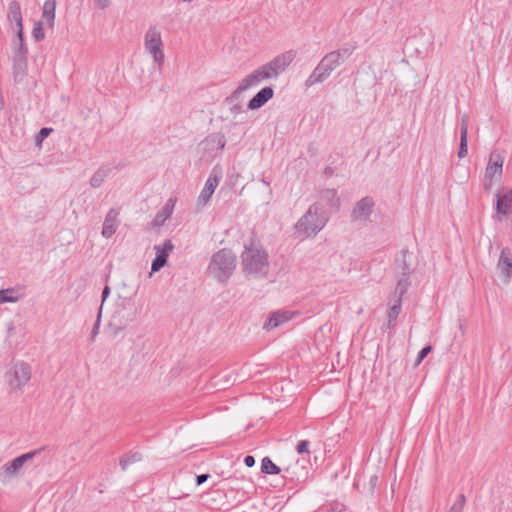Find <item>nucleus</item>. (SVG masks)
I'll use <instances>...</instances> for the list:
<instances>
[{
  "label": "nucleus",
  "instance_id": "nucleus-15",
  "mask_svg": "<svg viewBox=\"0 0 512 512\" xmlns=\"http://www.w3.org/2000/svg\"><path fill=\"white\" fill-rule=\"evenodd\" d=\"M411 256V252H409L407 249H403L396 257L395 264L397 276H411L413 271L411 267Z\"/></svg>",
  "mask_w": 512,
  "mask_h": 512
},
{
  "label": "nucleus",
  "instance_id": "nucleus-12",
  "mask_svg": "<svg viewBox=\"0 0 512 512\" xmlns=\"http://www.w3.org/2000/svg\"><path fill=\"white\" fill-rule=\"evenodd\" d=\"M497 268L500 270L504 282H510L512 277V252L509 248H503L501 250Z\"/></svg>",
  "mask_w": 512,
  "mask_h": 512
},
{
  "label": "nucleus",
  "instance_id": "nucleus-5",
  "mask_svg": "<svg viewBox=\"0 0 512 512\" xmlns=\"http://www.w3.org/2000/svg\"><path fill=\"white\" fill-rule=\"evenodd\" d=\"M340 54L338 52L327 53L309 75L305 81L306 87H312L324 82L330 74L341 65Z\"/></svg>",
  "mask_w": 512,
  "mask_h": 512
},
{
  "label": "nucleus",
  "instance_id": "nucleus-28",
  "mask_svg": "<svg viewBox=\"0 0 512 512\" xmlns=\"http://www.w3.org/2000/svg\"><path fill=\"white\" fill-rule=\"evenodd\" d=\"M411 285L409 276H398L397 284L395 287V295L397 298L402 299V297L406 294L407 290Z\"/></svg>",
  "mask_w": 512,
  "mask_h": 512
},
{
  "label": "nucleus",
  "instance_id": "nucleus-31",
  "mask_svg": "<svg viewBox=\"0 0 512 512\" xmlns=\"http://www.w3.org/2000/svg\"><path fill=\"white\" fill-rule=\"evenodd\" d=\"M402 299L397 298L395 303L390 307L388 311V327L392 328L395 326V321L401 312Z\"/></svg>",
  "mask_w": 512,
  "mask_h": 512
},
{
  "label": "nucleus",
  "instance_id": "nucleus-41",
  "mask_svg": "<svg viewBox=\"0 0 512 512\" xmlns=\"http://www.w3.org/2000/svg\"><path fill=\"white\" fill-rule=\"evenodd\" d=\"M167 263L165 260L160 259L159 257H155L151 264V271L158 272L161 268H163Z\"/></svg>",
  "mask_w": 512,
  "mask_h": 512
},
{
  "label": "nucleus",
  "instance_id": "nucleus-51",
  "mask_svg": "<svg viewBox=\"0 0 512 512\" xmlns=\"http://www.w3.org/2000/svg\"><path fill=\"white\" fill-rule=\"evenodd\" d=\"M260 181H261L264 185H266V186H270V182H269V181H267L265 178H262Z\"/></svg>",
  "mask_w": 512,
  "mask_h": 512
},
{
  "label": "nucleus",
  "instance_id": "nucleus-20",
  "mask_svg": "<svg viewBox=\"0 0 512 512\" xmlns=\"http://www.w3.org/2000/svg\"><path fill=\"white\" fill-rule=\"evenodd\" d=\"M468 153V116L464 114L460 120V145L458 157L464 158Z\"/></svg>",
  "mask_w": 512,
  "mask_h": 512
},
{
  "label": "nucleus",
  "instance_id": "nucleus-46",
  "mask_svg": "<svg viewBox=\"0 0 512 512\" xmlns=\"http://www.w3.org/2000/svg\"><path fill=\"white\" fill-rule=\"evenodd\" d=\"M94 3L99 9H105L110 5V0H94Z\"/></svg>",
  "mask_w": 512,
  "mask_h": 512
},
{
  "label": "nucleus",
  "instance_id": "nucleus-25",
  "mask_svg": "<svg viewBox=\"0 0 512 512\" xmlns=\"http://www.w3.org/2000/svg\"><path fill=\"white\" fill-rule=\"evenodd\" d=\"M55 8H56V1L55 0H45L43 5V18L46 20L47 24L50 27H53L54 25V19H55Z\"/></svg>",
  "mask_w": 512,
  "mask_h": 512
},
{
  "label": "nucleus",
  "instance_id": "nucleus-38",
  "mask_svg": "<svg viewBox=\"0 0 512 512\" xmlns=\"http://www.w3.org/2000/svg\"><path fill=\"white\" fill-rule=\"evenodd\" d=\"M354 49V47L344 46L341 49L334 50L333 52H338L340 54V61L343 63L352 55Z\"/></svg>",
  "mask_w": 512,
  "mask_h": 512
},
{
  "label": "nucleus",
  "instance_id": "nucleus-16",
  "mask_svg": "<svg viewBox=\"0 0 512 512\" xmlns=\"http://www.w3.org/2000/svg\"><path fill=\"white\" fill-rule=\"evenodd\" d=\"M119 211L112 208L107 213L102 227V236L105 238H110L116 232V229L119 225Z\"/></svg>",
  "mask_w": 512,
  "mask_h": 512
},
{
  "label": "nucleus",
  "instance_id": "nucleus-35",
  "mask_svg": "<svg viewBox=\"0 0 512 512\" xmlns=\"http://www.w3.org/2000/svg\"><path fill=\"white\" fill-rule=\"evenodd\" d=\"M53 131L52 128L43 127L40 131L35 135V144L40 146L45 138H47L50 133Z\"/></svg>",
  "mask_w": 512,
  "mask_h": 512
},
{
  "label": "nucleus",
  "instance_id": "nucleus-48",
  "mask_svg": "<svg viewBox=\"0 0 512 512\" xmlns=\"http://www.w3.org/2000/svg\"><path fill=\"white\" fill-rule=\"evenodd\" d=\"M493 185V178H485L484 177V184L483 187L486 191H490Z\"/></svg>",
  "mask_w": 512,
  "mask_h": 512
},
{
  "label": "nucleus",
  "instance_id": "nucleus-13",
  "mask_svg": "<svg viewBox=\"0 0 512 512\" xmlns=\"http://www.w3.org/2000/svg\"><path fill=\"white\" fill-rule=\"evenodd\" d=\"M274 96V90L270 86L263 87L248 102L247 109L257 110L264 106Z\"/></svg>",
  "mask_w": 512,
  "mask_h": 512
},
{
  "label": "nucleus",
  "instance_id": "nucleus-6",
  "mask_svg": "<svg viewBox=\"0 0 512 512\" xmlns=\"http://www.w3.org/2000/svg\"><path fill=\"white\" fill-rule=\"evenodd\" d=\"M144 49L149 53L156 67L160 70L164 65L165 54L160 29L156 26H150L144 35Z\"/></svg>",
  "mask_w": 512,
  "mask_h": 512
},
{
  "label": "nucleus",
  "instance_id": "nucleus-19",
  "mask_svg": "<svg viewBox=\"0 0 512 512\" xmlns=\"http://www.w3.org/2000/svg\"><path fill=\"white\" fill-rule=\"evenodd\" d=\"M496 211L498 214L506 216L512 205V190L506 189L503 193H496Z\"/></svg>",
  "mask_w": 512,
  "mask_h": 512
},
{
  "label": "nucleus",
  "instance_id": "nucleus-44",
  "mask_svg": "<svg viewBox=\"0 0 512 512\" xmlns=\"http://www.w3.org/2000/svg\"><path fill=\"white\" fill-rule=\"evenodd\" d=\"M16 29H17V34H16L17 38L14 41V43H25L24 37H23V25L21 24L20 26H16Z\"/></svg>",
  "mask_w": 512,
  "mask_h": 512
},
{
  "label": "nucleus",
  "instance_id": "nucleus-50",
  "mask_svg": "<svg viewBox=\"0 0 512 512\" xmlns=\"http://www.w3.org/2000/svg\"><path fill=\"white\" fill-rule=\"evenodd\" d=\"M230 111L232 114H238V113H241L243 111V109L240 104L236 103L230 108Z\"/></svg>",
  "mask_w": 512,
  "mask_h": 512
},
{
  "label": "nucleus",
  "instance_id": "nucleus-34",
  "mask_svg": "<svg viewBox=\"0 0 512 512\" xmlns=\"http://www.w3.org/2000/svg\"><path fill=\"white\" fill-rule=\"evenodd\" d=\"M465 503H466L465 495L464 494H459L457 496V499L453 503V505L448 510V512H463Z\"/></svg>",
  "mask_w": 512,
  "mask_h": 512
},
{
  "label": "nucleus",
  "instance_id": "nucleus-47",
  "mask_svg": "<svg viewBox=\"0 0 512 512\" xmlns=\"http://www.w3.org/2000/svg\"><path fill=\"white\" fill-rule=\"evenodd\" d=\"M209 474H200L196 477V485H202L203 483H205L208 478H209Z\"/></svg>",
  "mask_w": 512,
  "mask_h": 512
},
{
  "label": "nucleus",
  "instance_id": "nucleus-37",
  "mask_svg": "<svg viewBox=\"0 0 512 512\" xmlns=\"http://www.w3.org/2000/svg\"><path fill=\"white\" fill-rule=\"evenodd\" d=\"M324 197L329 198L332 203V206L338 207L340 204V199L337 196V191L335 189H327L323 192Z\"/></svg>",
  "mask_w": 512,
  "mask_h": 512
},
{
  "label": "nucleus",
  "instance_id": "nucleus-17",
  "mask_svg": "<svg viewBox=\"0 0 512 512\" xmlns=\"http://www.w3.org/2000/svg\"><path fill=\"white\" fill-rule=\"evenodd\" d=\"M22 466L23 464L18 457L4 464L0 469V482L3 484L7 483L11 478L17 475Z\"/></svg>",
  "mask_w": 512,
  "mask_h": 512
},
{
  "label": "nucleus",
  "instance_id": "nucleus-21",
  "mask_svg": "<svg viewBox=\"0 0 512 512\" xmlns=\"http://www.w3.org/2000/svg\"><path fill=\"white\" fill-rule=\"evenodd\" d=\"M174 209V202L169 199L162 209L155 215L151 222L152 227H160L171 217Z\"/></svg>",
  "mask_w": 512,
  "mask_h": 512
},
{
  "label": "nucleus",
  "instance_id": "nucleus-29",
  "mask_svg": "<svg viewBox=\"0 0 512 512\" xmlns=\"http://www.w3.org/2000/svg\"><path fill=\"white\" fill-rule=\"evenodd\" d=\"M174 249V244L171 240H166L163 245H155L154 250L156 252V256L160 259L165 260L167 263L169 252H171Z\"/></svg>",
  "mask_w": 512,
  "mask_h": 512
},
{
  "label": "nucleus",
  "instance_id": "nucleus-3",
  "mask_svg": "<svg viewBox=\"0 0 512 512\" xmlns=\"http://www.w3.org/2000/svg\"><path fill=\"white\" fill-rule=\"evenodd\" d=\"M236 255L227 248L220 249L212 255L208 270L220 283H226L236 268Z\"/></svg>",
  "mask_w": 512,
  "mask_h": 512
},
{
  "label": "nucleus",
  "instance_id": "nucleus-43",
  "mask_svg": "<svg viewBox=\"0 0 512 512\" xmlns=\"http://www.w3.org/2000/svg\"><path fill=\"white\" fill-rule=\"evenodd\" d=\"M16 29H17V34H16L17 38L14 41V43H25L24 37H23V25L21 24L20 26H16Z\"/></svg>",
  "mask_w": 512,
  "mask_h": 512
},
{
  "label": "nucleus",
  "instance_id": "nucleus-45",
  "mask_svg": "<svg viewBox=\"0 0 512 512\" xmlns=\"http://www.w3.org/2000/svg\"><path fill=\"white\" fill-rule=\"evenodd\" d=\"M109 295H110V287L106 285L104 287V289L102 291V295H101V305H100L101 309L103 308V304H104V302L106 301V299L108 298Z\"/></svg>",
  "mask_w": 512,
  "mask_h": 512
},
{
  "label": "nucleus",
  "instance_id": "nucleus-18",
  "mask_svg": "<svg viewBox=\"0 0 512 512\" xmlns=\"http://www.w3.org/2000/svg\"><path fill=\"white\" fill-rule=\"evenodd\" d=\"M293 318V313L289 311H275L270 314L268 321L264 324L266 330H271L281 326Z\"/></svg>",
  "mask_w": 512,
  "mask_h": 512
},
{
  "label": "nucleus",
  "instance_id": "nucleus-49",
  "mask_svg": "<svg viewBox=\"0 0 512 512\" xmlns=\"http://www.w3.org/2000/svg\"><path fill=\"white\" fill-rule=\"evenodd\" d=\"M244 464L247 466V467H252L254 466L255 464V459L253 456L251 455H247L245 458H244Z\"/></svg>",
  "mask_w": 512,
  "mask_h": 512
},
{
  "label": "nucleus",
  "instance_id": "nucleus-10",
  "mask_svg": "<svg viewBox=\"0 0 512 512\" xmlns=\"http://www.w3.org/2000/svg\"><path fill=\"white\" fill-rule=\"evenodd\" d=\"M374 201L371 197L366 196L360 199L351 212V221H366L373 212Z\"/></svg>",
  "mask_w": 512,
  "mask_h": 512
},
{
  "label": "nucleus",
  "instance_id": "nucleus-11",
  "mask_svg": "<svg viewBox=\"0 0 512 512\" xmlns=\"http://www.w3.org/2000/svg\"><path fill=\"white\" fill-rule=\"evenodd\" d=\"M504 156L498 150H494L490 153L489 161L485 169V178H494L498 175L499 177L503 173Z\"/></svg>",
  "mask_w": 512,
  "mask_h": 512
},
{
  "label": "nucleus",
  "instance_id": "nucleus-23",
  "mask_svg": "<svg viewBox=\"0 0 512 512\" xmlns=\"http://www.w3.org/2000/svg\"><path fill=\"white\" fill-rule=\"evenodd\" d=\"M13 61V80L15 83H21L27 75V60Z\"/></svg>",
  "mask_w": 512,
  "mask_h": 512
},
{
  "label": "nucleus",
  "instance_id": "nucleus-30",
  "mask_svg": "<svg viewBox=\"0 0 512 512\" xmlns=\"http://www.w3.org/2000/svg\"><path fill=\"white\" fill-rule=\"evenodd\" d=\"M20 295L15 288L1 289L0 290V304L2 303H15L20 299Z\"/></svg>",
  "mask_w": 512,
  "mask_h": 512
},
{
  "label": "nucleus",
  "instance_id": "nucleus-36",
  "mask_svg": "<svg viewBox=\"0 0 512 512\" xmlns=\"http://www.w3.org/2000/svg\"><path fill=\"white\" fill-rule=\"evenodd\" d=\"M32 35L36 41H42L45 38V33L41 22L35 23L34 28L32 30Z\"/></svg>",
  "mask_w": 512,
  "mask_h": 512
},
{
  "label": "nucleus",
  "instance_id": "nucleus-7",
  "mask_svg": "<svg viewBox=\"0 0 512 512\" xmlns=\"http://www.w3.org/2000/svg\"><path fill=\"white\" fill-rule=\"evenodd\" d=\"M136 315L137 310L132 299L130 297H119L115 303L111 319L119 328H124L128 323L135 320Z\"/></svg>",
  "mask_w": 512,
  "mask_h": 512
},
{
  "label": "nucleus",
  "instance_id": "nucleus-39",
  "mask_svg": "<svg viewBox=\"0 0 512 512\" xmlns=\"http://www.w3.org/2000/svg\"><path fill=\"white\" fill-rule=\"evenodd\" d=\"M101 315H102L101 308H99L97 319L94 323V326H93L91 334H90V339L92 341H94V339L96 338V336L99 333V328H100V323H101Z\"/></svg>",
  "mask_w": 512,
  "mask_h": 512
},
{
  "label": "nucleus",
  "instance_id": "nucleus-1",
  "mask_svg": "<svg viewBox=\"0 0 512 512\" xmlns=\"http://www.w3.org/2000/svg\"><path fill=\"white\" fill-rule=\"evenodd\" d=\"M294 50L285 51L275 56L269 62L259 66L253 72L244 77L238 87L226 98L228 103L236 102L242 93L251 87L257 86L263 81L277 79L278 76L286 71L289 65L295 59Z\"/></svg>",
  "mask_w": 512,
  "mask_h": 512
},
{
  "label": "nucleus",
  "instance_id": "nucleus-22",
  "mask_svg": "<svg viewBox=\"0 0 512 512\" xmlns=\"http://www.w3.org/2000/svg\"><path fill=\"white\" fill-rule=\"evenodd\" d=\"M205 150H222L226 145V138L223 134L213 133L208 135L201 143Z\"/></svg>",
  "mask_w": 512,
  "mask_h": 512
},
{
  "label": "nucleus",
  "instance_id": "nucleus-8",
  "mask_svg": "<svg viewBox=\"0 0 512 512\" xmlns=\"http://www.w3.org/2000/svg\"><path fill=\"white\" fill-rule=\"evenodd\" d=\"M31 366L23 361L16 362L7 372V382L11 391H20L31 379Z\"/></svg>",
  "mask_w": 512,
  "mask_h": 512
},
{
  "label": "nucleus",
  "instance_id": "nucleus-40",
  "mask_svg": "<svg viewBox=\"0 0 512 512\" xmlns=\"http://www.w3.org/2000/svg\"><path fill=\"white\" fill-rule=\"evenodd\" d=\"M309 445L310 442L308 440H301L296 446V451L298 454H309Z\"/></svg>",
  "mask_w": 512,
  "mask_h": 512
},
{
  "label": "nucleus",
  "instance_id": "nucleus-32",
  "mask_svg": "<svg viewBox=\"0 0 512 512\" xmlns=\"http://www.w3.org/2000/svg\"><path fill=\"white\" fill-rule=\"evenodd\" d=\"M281 469L273 463L269 457H264L261 461V472L270 475L279 474Z\"/></svg>",
  "mask_w": 512,
  "mask_h": 512
},
{
  "label": "nucleus",
  "instance_id": "nucleus-24",
  "mask_svg": "<svg viewBox=\"0 0 512 512\" xmlns=\"http://www.w3.org/2000/svg\"><path fill=\"white\" fill-rule=\"evenodd\" d=\"M7 17L11 23L15 22L16 26H20L22 24L21 6L18 1L14 0L9 3Z\"/></svg>",
  "mask_w": 512,
  "mask_h": 512
},
{
  "label": "nucleus",
  "instance_id": "nucleus-2",
  "mask_svg": "<svg viewBox=\"0 0 512 512\" xmlns=\"http://www.w3.org/2000/svg\"><path fill=\"white\" fill-rule=\"evenodd\" d=\"M269 256L260 245L250 243L245 245L241 254L243 272L248 276L265 277L269 270Z\"/></svg>",
  "mask_w": 512,
  "mask_h": 512
},
{
  "label": "nucleus",
  "instance_id": "nucleus-27",
  "mask_svg": "<svg viewBox=\"0 0 512 512\" xmlns=\"http://www.w3.org/2000/svg\"><path fill=\"white\" fill-rule=\"evenodd\" d=\"M142 460V454L138 452H129L122 456L119 460V465L125 471L129 465Z\"/></svg>",
  "mask_w": 512,
  "mask_h": 512
},
{
  "label": "nucleus",
  "instance_id": "nucleus-14",
  "mask_svg": "<svg viewBox=\"0 0 512 512\" xmlns=\"http://www.w3.org/2000/svg\"><path fill=\"white\" fill-rule=\"evenodd\" d=\"M54 454L55 448L49 445H45L18 456V459L21 461L22 464L32 460L35 457H40L42 462H45L49 460Z\"/></svg>",
  "mask_w": 512,
  "mask_h": 512
},
{
  "label": "nucleus",
  "instance_id": "nucleus-4",
  "mask_svg": "<svg viewBox=\"0 0 512 512\" xmlns=\"http://www.w3.org/2000/svg\"><path fill=\"white\" fill-rule=\"evenodd\" d=\"M320 206L312 204L306 213L295 224V231L303 238L316 235L326 225L327 218L320 215Z\"/></svg>",
  "mask_w": 512,
  "mask_h": 512
},
{
  "label": "nucleus",
  "instance_id": "nucleus-26",
  "mask_svg": "<svg viewBox=\"0 0 512 512\" xmlns=\"http://www.w3.org/2000/svg\"><path fill=\"white\" fill-rule=\"evenodd\" d=\"M110 173V168L102 166L100 167L90 178V185L93 188H98L105 181Z\"/></svg>",
  "mask_w": 512,
  "mask_h": 512
},
{
  "label": "nucleus",
  "instance_id": "nucleus-33",
  "mask_svg": "<svg viewBox=\"0 0 512 512\" xmlns=\"http://www.w3.org/2000/svg\"><path fill=\"white\" fill-rule=\"evenodd\" d=\"M28 49L25 43H14L12 60H27Z\"/></svg>",
  "mask_w": 512,
  "mask_h": 512
},
{
  "label": "nucleus",
  "instance_id": "nucleus-9",
  "mask_svg": "<svg viewBox=\"0 0 512 512\" xmlns=\"http://www.w3.org/2000/svg\"><path fill=\"white\" fill-rule=\"evenodd\" d=\"M221 178L222 171L219 167L215 166L210 172L209 177L205 183V186L200 192V195L198 196L197 205L199 207H204L209 202L215 189L219 185Z\"/></svg>",
  "mask_w": 512,
  "mask_h": 512
},
{
  "label": "nucleus",
  "instance_id": "nucleus-42",
  "mask_svg": "<svg viewBox=\"0 0 512 512\" xmlns=\"http://www.w3.org/2000/svg\"><path fill=\"white\" fill-rule=\"evenodd\" d=\"M431 351V346H425L423 347L420 352L418 353V356H417V364H419L427 355L428 353Z\"/></svg>",
  "mask_w": 512,
  "mask_h": 512
}]
</instances>
